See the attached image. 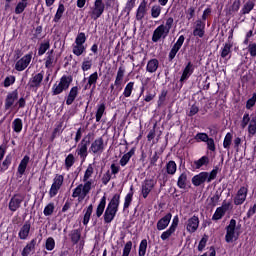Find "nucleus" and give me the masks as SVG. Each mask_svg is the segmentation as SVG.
Masks as SVG:
<instances>
[{"instance_id": "nucleus-1", "label": "nucleus", "mask_w": 256, "mask_h": 256, "mask_svg": "<svg viewBox=\"0 0 256 256\" xmlns=\"http://www.w3.org/2000/svg\"><path fill=\"white\" fill-rule=\"evenodd\" d=\"M241 225L237 226V221L235 219H231L229 225L226 226V235L225 240L227 243H232L233 241L238 240L240 233L238 230Z\"/></svg>"}, {"instance_id": "nucleus-2", "label": "nucleus", "mask_w": 256, "mask_h": 256, "mask_svg": "<svg viewBox=\"0 0 256 256\" xmlns=\"http://www.w3.org/2000/svg\"><path fill=\"white\" fill-rule=\"evenodd\" d=\"M73 81V77L71 75H63L60 79L59 84H54L52 87V95L57 96L61 94L63 91L68 90L71 83Z\"/></svg>"}, {"instance_id": "nucleus-3", "label": "nucleus", "mask_w": 256, "mask_h": 256, "mask_svg": "<svg viewBox=\"0 0 256 256\" xmlns=\"http://www.w3.org/2000/svg\"><path fill=\"white\" fill-rule=\"evenodd\" d=\"M25 196L23 194L17 193L14 194L8 204V208L11 212H16L24 201Z\"/></svg>"}, {"instance_id": "nucleus-4", "label": "nucleus", "mask_w": 256, "mask_h": 256, "mask_svg": "<svg viewBox=\"0 0 256 256\" xmlns=\"http://www.w3.org/2000/svg\"><path fill=\"white\" fill-rule=\"evenodd\" d=\"M105 11V4L103 0H96L92 9L91 18L96 21L99 19Z\"/></svg>"}, {"instance_id": "nucleus-5", "label": "nucleus", "mask_w": 256, "mask_h": 256, "mask_svg": "<svg viewBox=\"0 0 256 256\" xmlns=\"http://www.w3.org/2000/svg\"><path fill=\"white\" fill-rule=\"evenodd\" d=\"M43 79H44V71H41L40 73L32 76V78L29 80V83H28L29 89L36 92L40 88Z\"/></svg>"}, {"instance_id": "nucleus-6", "label": "nucleus", "mask_w": 256, "mask_h": 256, "mask_svg": "<svg viewBox=\"0 0 256 256\" xmlns=\"http://www.w3.org/2000/svg\"><path fill=\"white\" fill-rule=\"evenodd\" d=\"M248 192H249L248 186H242L238 190L236 196L234 197V204L236 206H240V205L244 204V202L247 199Z\"/></svg>"}, {"instance_id": "nucleus-7", "label": "nucleus", "mask_w": 256, "mask_h": 256, "mask_svg": "<svg viewBox=\"0 0 256 256\" xmlns=\"http://www.w3.org/2000/svg\"><path fill=\"white\" fill-rule=\"evenodd\" d=\"M105 150L104 140L102 137L97 138L92 142L89 152L93 154H101Z\"/></svg>"}, {"instance_id": "nucleus-8", "label": "nucleus", "mask_w": 256, "mask_h": 256, "mask_svg": "<svg viewBox=\"0 0 256 256\" xmlns=\"http://www.w3.org/2000/svg\"><path fill=\"white\" fill-rule=\"evenodd\" d=\"M19 98L18 90H14L12 92H9L5 98L4 108L5 110H9L11 107L14 106L15 102Z\"/></svg>"}, {"instance_id": "nucleus-9", "label": "nucleus", "mask_w": 256, "mask_h": 256, "mask_svg": "<svg viewBox=\"0 0 256 256\" xmlns=\"http://www.w3.org/2000/svg\"><path fill=\"white\" fill-rule=\"evenodd\" d=\"M98 79H99V77H98V73L97 72H94L93 74H91L88 77V82L87 83L92 87V89H91L90 93L87 94V96H89V98H88L86 109L88 108L89 103L92 100V97L94 95V90L96 88V84H97Z\"/></svg>"}, {"instance_id": "nucleus-10", "label": "nucleus", "mask_w": 256, "mask_h": 256, "mask_svg": "<svg viewBox=\"0 0 256 256\" xmlns=\"http://www.w3.org/2000/svg\"><path fill=\"white\" fill-rule=\"evenodd\" d=\"M184 42H185V37L181 35L169 53L168 59L170 62H172L175 59L177 53L182 48Z\"/></svg>"}, {"instance_id": "nucleus-11", "label": "nucleus", "mask_w": 256, "mask_h": 256, "mask_svg": "<svg viewBox=\"0 0 256 256\" xmlns=\"http://www.w3.org/2000/svg\"><path fill=\"white\" fill-rule=\"evenodd\" d=\"M194 70H195L194 64L191 61H189L186 64V66L183 70L182 76L180 78L181 87L190 78V76L194 73Z\"/></svg>"}, {"instance_id": "nucleus-12", "label": "nucleus", "mask_w": 256, "mask_h": 256, "mask_svg": "<svg viewBox=\"0 0 256 256\" xmlns=\"http://www.w3.org/2000/svg\"><path fill=\"white\" fill-rule=\"evenodd\" d=\"M32 59L31 54H26L24 57H22L20 60H18L15 64V70L22 72L24 71L30 64Z\"/></svg>"}, {"instance_id": "nucleus-13", "label": "nucleus", "mask_w": 256, "mask_h": 256, "mask_svg": "<svg viewBox=\"0 0 256 256\" xmlns=\"http://www.w3.org/2000/svg\"><path fill=\"white\" fill-rule=\"evenodd\" d=\"M90 145L89 142L82 139L80 144L78 145V149L76 150L77 155L80 156L82 162H84L88 156V146Z\"/></svg>"}, {"instance_id": "nucleus-14", "label": "nucleus", "mask_w": 256, "mask_h": 256, "mask_svg": "<svg viewBox=\"0 0 256 256\" xmlns=\"http://www.w3.org/2000/svg\"><path fill=\"white\" fill-rule=\"evenodd\" d=\"M205 182H208V172H201L192 178V183L196 187L201 186Z\"/></svg>"}, {"instance_id": "nucleus-15", "label": "nucleus", "mask_w": 256, "mask_h": 256, "mask_svg": "<svg viewBox=\"0 0 256 256\" xmlns=\"http://www.w3.org/2000/svg\"><path fill=\"white\" fill-rule=\"evenodd\" d=\"M164 25H160L153 33L152 41L157 43L163 36L164 38L168 35Z\"/></svg>"}, {"instance_id": "nucleus-16", "label": "nucleus", "mask_w": 256, "mask_h": 256, "mask_svg": "<svg viewBox=\"0 0 256 256\" xmlns=\"http://www.w3.org/2000/svg\"><path fill=\"white\" fill-rule=\"evenodd\" d=\"M30 231H31V223L30 221H26L19 230V233H18L19 239L26 240L30 234Z\"/></svg>"}, {"instance_id": "nucleus-17", "label": "nucleus", "mask_w": 256, "mask_h": 256, "mask_svg": "<svg viewBox=\"0 0 256 256\" xmlns=\"http://www.w3.org/2000/svg\"><path fill=\"white\" fill-rule=\"evenodd\" d=\"M171 219H172V214L171 213H167L164 217H162L157 222V229L159 231L165 230L169 226Z\"/></svg>"}, {"instance_id": "nucleus-18", "label": "nucleus", "mask_w": 256, "mask_h": 256, "mask_svg": "<svg viewBox=\"0 0 256 256\" xmlns=\"http://www.w3.org/2000/svg\"><path fill=\"white\" fill-rule=\"evenodd\" d=\"M199 218L198 216H193L188 220V224H187V231L190 233H194L198 227H199Z\"/></svg>"}, {"instance_id": "nucleus-19", "label": "nucleus", "mask_w": 256, "mask_h": 256, "mask_svg": "<svg viewBox=\"0 0 256 256\" xmlns=\"http://www.w3.org/2000/svg\"><path fill=\"white\" fill-rule=\"evenodd\" d=\"M154 187H155L154 180L150 179L145 181L144 185L142 186V195L144 199L148 197V195L150 194V192Z\"/></svg>"}, {"instance_id": "nucleus-20", "label": "nucleus", "mask_w": 256, "mask_h": 256, "mask_svg": "<svg viewBox=\"0 0 256 256\" xmlns=\"http://www.w3.org/2000/svg\"><path fill=\"white\" fill-rule=\"evenodd\" d=\"M29 162H30V157L28 155H25L23 157V159L21 160V162L18 166V169H17V173L20 177L25 174V171L27 169Z\"/></svg>"}, {"instance_id": "nucleus-21", "label": "nucleus", "mask_w": 256, "mask_h": 256, "mask_svg": "<svg viewBox=\"0 0 256 256\" xmlns=\"http://www.w3.org/2000/svg\"><path fill=\"white\" fill-rule=\"evenodd\" d=\"M78 94H79V88L77 86L72 87L68 96L66 97V104L68 106L72 105L73 102L76 100Z\"/></svg>"}, {"instance_id": "nucleus-22", "label": "nucleus", "mask_w": 256, "mask_h": 256, "mask_svg": "<svg viewBox=\"0 0 256 256\" xmlns=\"http://www.w3.org/2000/svg\"><path fill=\"white\" fill-rule=\"evenodd\" d=\"M37 243V239H32L27 245L23 248L21 255L22 256H29L31 252L35 251V246Z\"/></svg>"}, {"instance_id": "nucleus-23", "label": "nucleus", "mask_w": 256, "mask_h": 256, "mask_svg": "<svg viewBox=\"0 0 256 256\" xmlns=\"http://www.w3.org/2000/svg\"><path fill=\"white\" fill-rule=\"evenodd\" d=\"M117 212V210L107 207L103 216L104 222L107 224L111 223L114 220Z\"/></svg>"}, {"instance_id": "nucleus-24", "label": "nucleus", "mask_w": 256, "mask_h": 256, "mask_svg": "<svg viewBox=\"0 0 256 256\" xmlns=\"http://www.w3.org/2000/svg\"><path fill=\"white\" fill-rule=\"evenodd\" d=\"M159 68V61L158 59L154 58L148 61L146 66V71L153 74L155 73Z\"/></svg>"}, {"instance_id": "nucleus-25", "label": "nucleus", "mask_w": 256, "mask_h": 256, "mask_svg": "<svg viewBox=\"0 0 256 256\" xmlns=\"http://www.w3.org/2000/svg\"><path fill=\"white\" fill-rule=\"evenodd\" d=\"M232 47H233L232 42L229 41V42L225 43L224 47L221 49V57L227 58L229 56V58H228V60H229L232 57V51H231Z\"/></svg>"}, {"instance_id": "nucleus-26", "label": "nucleus", "mask_w": 256, "mask_h": 256, "mask_svg": "<svg viewBox=\"0 0 256 256\" xmlns=\"http://www.w3.org/2000/svg\"><path fill=\"white\" fill-rule=\"evenodd\" d=\"M136 147H133L128 153L124 154L123 157L120 159L119 163L122 167L126 166L130 161L131 157L135 155Z\"/></svg>"}, {"instance_id": "nucleus-27", "label": "nucleus", "mask_w": 256, "mask_h": 256, "mask_svg": "<svg viewBox=\"0 0 256 256\" xmlns=\"http://www.w3.org/2000/svg\"><path fill=\"white\" fill-rule=\"evenodd\" d=\"M256 0H249L241 10L242 15L250 14V12L255 8Z\"/></svg>"}, {"instance_id": "nucleus-28", "label": "nucleus", "mask_w": 256, "mask_h": 256, "mask_svg": "<svg viewBox=\"0 0 256 256\" xmlns=\"http://www.w3.org/2000/svg\"><path fill=\"white\" fill-rule=\"evenodd\" d=\"M146 6H147V3L145 0H143V2L140 4L139 8L137 9L136 19L138 21H141L145 17Z\"/></svg>"}, {"instance_id": "nucleus-29", "label": "nucleus", "mask_w": 256, "mask_h": 256, "mask_svg": "<svg viewBox=\"0 0 256 256\" xmlns=\"http://www.w3.org/2000/svg\"><path fill=\"white\" fill-rule=\"evenodd\" d=\"M187 184H188V176H187V173H186V172H183V173L179 176V178H178L177 186H178L180 189H186Z\"/></svg>"}, {"instance_id": "nucleus-30", "label": "nucleus", "mask_w": 256, "mask_h": 256, "mask_svg": "<svg viewBox=\"0 0 256 256\" xmlns=\"http://www.w3.org/2000/svg\"><path fill=\"white\" fill-rule=\"evenodd\" d=\"M84 217H83V221L82 223L87 226L89 221H90V218H91V215H92V212H93V205L90 204L86 209H84Z\"/></svg>"}, {"instance_id": "nucleus-31", "label": "nucleus", "mask_w": 256, "mask_h": 256, "mask_svg": "<svg viewBox=\"0 0 256 256\" xmlns=\"http://www.w3.org/2000/svg\"><path fill=\"white\" fill-rule=\"evenodd\" d=\"M106 194L101 198L99 205L97 206V210H96V216L98 218H100L105 210L106 207Z\"/></svg>"}, {"instance_id": "nucleus-32", "label": "nucleus", "mask_w": 256, "mask_h": 256, "mask_svg": "<svg viewBox=\"0 0 256 256\" xmlns=\"http://www.w3.org/2000/svg\"><path fill=\"white\" fill-rule=\"evenodd\" d=\"M71 242L76 245L80 239H81V230L80 229H74L69 234Z\"/></svg>"}, {"instance_id": "nucleus-33", "label": "nucleus", "mask_w": 256, "mask_h": 256, "mask_svg": "<svg viewBox=\"0 0 256 256\" xmlns=\"http://www.w3.org/2000/svg\"><path fill=\"white\" fill-rule=\"evenodd\" d=\"M106 111V104L103 102L97 106L96 122H100Z\"/></svg>"}, {"instance_id": "nucleus-34", "label": "nucleus", "mask_w": 256, "mask_h": 256, "mask_svg": "<svg viewBox=\"0 0 256 256\" xmlns=\"http://www.w3.org/2000/svg\"><path fill=\"white\" fill-rule=\"evenodd\" d=\"M133 195H134V190H133V186H131L129 193L125 197V202L123 207L124 210L130 207L133 201Z\"/></svg>"}, {"instance_id": "nucleus-35", "label": "nucleus", "mask_w": 256, "mask_h": 256, "mask_svg": "<svg viewBox=\"0 0 256 256\" xmlns=\"http://www.w3.org/2000/svg\"><path fill=\"white\" fill-rule=\"evenodd\" d=\"M177 171V164L175 161L171 160L166 164V172L169 175H174Z\"/></svg>"}, {"instance_id": "nucleus-36", "label": "nucleus", "mask_w": 256, "mask_h": 256, "mask_svg": "<svg viewBox=\"0 0 256 256\" xmlns=\"http://www.w3.org/2000/svg\"><path fill=\"white\" fill-rule=\"evenodd\" d=\"M124 74H125V68L123 66L119 67L117 76H116V80H115V84H114L115 86L121 85L123 78H124Z\"/></svg>"}, {"instance_id": "nucleus-37", "label": "nucleus", "mask_w": 256, "mask_h": 256, "mask_svg": "<svg viewBox=\"0 0 256 256\" xmlns=\"http://www.w3.org/2000/svg\"><path fill=\"white\" fill-rule=\"evenodd\" d=\"M65 12V7L62 3L59 4L57 12L55 14V17L53 19V22L58 23L60 19L62 18L63 14Z\"/></svg>"}, {"instance_id": "nucleus-38", "label": "nucleus", "mask_w": 256, "mask_h": 256, "mask_svg": "<svg viewBox=\"0 0 256 256\" xmlns=\"http://www.w3.org/2000/svg\"><path fill=\"white\" fill-rule=\"evenodd\" d=\"M210 162V159L208 156H203L199 160L195 161L194 164L196 166V169H200L202 166H207Z\"/></svg>"}, {"instance_id": "nucleus-39", "label": "nucleus", "mask_w": 256, "mask_h": 256, "mask_svg": "<svg viewBox=\"0 0 256 256\" xmlns=\"http://www.w3.org/2000/svg\"><path fill=\"white\" fill-rule=\"evenodd\" d=\"M13 131L16 133H20L23 128V122L20 118H16L12 123Z\"/></svg>"}, {"instance_id": "nucleus-40", "label": "nucleus", "mask_w": 256, "mask_h": 256, "mask_svg": "<svg viewBox=\"0 0 256 256\" xmlns=\"http://www.w3.org/2000/svg\"><path fill=\"white\" fill-rule=\"evenodd\" d=\"M82 187H83L82 184L78 185V186L73 190V194H72V197H73V198H77V197H78L79 202H81L82 200H84V199H81V197L83 196V189H82Z\"/></svg>"}, {"instance_id": "nucleus-41", "label": "nucleus", "mask_w": 256, "mask_h": 256, "mask_svg": "<svg viewBox=\"0 0 256 256\" xmlns=\"http://www.w3.org/2000/svg\"><path fill=\"white\" fill-rule=\"evenodd\" d=\"M134 85H135L134 82H129V83L126 85V87H125V89H124V92H123V96H124L125 98H129V97L132 95V92H133V90H134Z\"/></svg>"}, {"instance_id": "nucleus-42", "label": "nucleus", "mask_w": 256, "mask_h": 256, "mask_svg": "<svg viewBox=\"0 0 256 256\" xmlns=\"http://www.w3.org/2000/svg\"><path fill=\"white\" fill-rule=\"evenodd\" d=\"M86 51V48L84 45H80V44H76L75 46H73V54L76 56H81L84 52Z\"/></svg>"}, {"instance_id": "nucleus-43", "label": "nucleus", "mask_w": 256, "mask_h": 256, "mask_svg": "<svg viewBox=\"0 0 256 256\" xmlns=\"http://www.w3.org/2000/svg\"><path fill=\"white\" fill-rule=\"evenodd\" d=\"M50 49V42L46 41L44 43L40 44V47L38 49V56H42L46 53L47 50Z\"/></svg>"}, {"instance_id": "nucleus-44", "label": "nucleus", "mask_w": 256, "mask_h": 256, "mask_svg": "<svg viewBox=\"0 0 256 256\" xmlns=\"http://www.w3.org/2000/svg\"><path fill=\"white\" fill-rule=\"evenodd\" d=\"M75 157L73 154H69L66 158H65V168L67 170H69L74 164H75Z\"/></svg>"}, {"instance_id": "nucleus-45", "label": "nucleus", "mask_w": 256, "mask_h": 256, "mask_svg": "<svg viewBox=\"0 0 256 256\" xmlns=\"http://www.w3.org/2000/svg\"><path fill=\"white\" fill-rule=\"evenodd\" d=\"M148 247V241L143 239L139 245V256H145Z\"/></svg>"}, {"instance_id": "nucleus-46", "label": "nucleus", "mask_w": 256, "mask_h": 256, "mask_svg": "<svg viewBox=\"0 0 256 256\" xmlns=\"http://www.w3.org/2000/svg\"><path fill=\"white\" fill-rule=\"evenodd\" d=\"M85 182L86 183L84 184V186L82 185L83 195H82L81 199H84L91 190V185H92L91 181L87 180Z\"/></svg>"}, {"instance_id": "nucleus-47", "label": "nucleus", "mask_w": 256, "mask_h": 256, "mask_svg": "<svg viewBox=\"0 0 256 256\" xmlns=\"http://www.w3.org/2000/svg\"><path fill=\"white\" fill-rule=\"evenodd\" d=\"M11 162H12V156L7 155L5 160L1 164V171H6L9 168Z\"/></svg>"}, {"instance_id": "nucleus-48", "label": "nucleus", "mask_w": 256, "mask_h": 256, "mask_svg": "<svg viewBox=\"0 0 256 256\" xmlns=\"http://www.w3.org/2000/svg\"><path fill=\"white\" fill-rule=\"evenodd\" d=\"M226 213L220 208L218 207L212 217L213 221H218L220 219H222L224 217Z\"/></svg>"}, {"instance_id": "nucleus-49", "label": "nucleus", "mask_w": 256, "mask_h": 256, "mask_svg": "<svg viewBox=\"0 0 256 256\" xmlns=\"http://www.w3.org/2000/svg\"><path fill=\"white\" fill-rule=\"evenodd\" d=\"M232 139H233V135L231 133H227L223 142V146L225 149H228V150L230 149V146L232 144Z\"/></svg>"}, {"instance_id": "nucleus-50", "label": "nucleus", "mask_w": 256, "mask_h": 256, "mask_svg": "<svg viewBox=\"0 0 256 256\" xmlns=\"http://www.w3.org/2000/svg\"><path fill=\"white\" fill-rule=\"evenodd\" d=\"M87 38L85 36V33L81 32L77 35L75 39V44L76 45H82L84 46V43L86 42Z\"/></svg>"}, {"instance_id": "nucleus-51", "label": "nucleus", "mask_w": 256, "mask_h": 256, "mask_svg": "<svg viewBox=\"0 0 256 256\" xmlns=\"http://www.w3.org/2000/svg\"><path fill=\"white\" fill-rule=\"evenodd\" d=\"M92 64H93V62H92V60L89 57L85 58L83 63H82V70L84 72L90 70L91 67H92Z\"/></svg>"}, {"instance_id": "nucleus-52", "label": "nucleus", "mask_w": 256, "mask_h": 256, "mask_svg": "<svg viewBox=\"0 0 256 256\" xmlns=\"http://www.w3.org/2000/svg\"><path fill=\"white\" fill-rule=\"evenodd\" d=\"M54 210H55L54 203H49L47 206H45L43 213L45 216H50L53 214Z\"/></svg>"}, {"instance_id": "nucleus-53", "label": "nucleus", "mask_w": 256, "mask_h": 256, "mask_svg": "<svg viewBox=\"0 0 256 256\" xmlns=\"http://www.w3.org/2000/svg\"><path fill=\"white\" fill-rule=\"evenodd\" d=\"M55 244L56 243H55L54 238H52V237L47 238L46 243H45L46 250L52 251L55 248Z\"/></svg>"}, {"instance_id": "nucleus-54", "label": "nucleus", "mask_w": 256, "mask_h": 256, "mask_svg": "<svg viewBox=\"0 0 256 256\" xmlns=\"http://www.w3.org/2000/svg\"><path fill=\"white\" fill-rule=\"evenodd\" d=\"M219 171V167L216 166L210 173H208V177H207V182L210 183L212 182L214 179H216L217 174Z\"/></svg>"}, {"instance_id": "nucleus-55", "label": "nucleus", "mask_w": 256, "mask_h": 256, "mask_svg": "<svg viewBox=\"0 0 256 256\" xmlns=\"http://www.w3.org/2000/svg\"><path fill=\"white\" fill-rule=\"evenodd\" d=\"M162 8L159 5H155L151 9V16L153 18H158L161 14Z\"/></svg>"}, {"instance_id": "nucleus-56", "label": "nucleus", "mask_w": 256, "mask_h": 256, "mask_svg": "<svg viewBox=\"0 0 256 256\" xmlns=\"http://www.w3.org/2000/svg\"><path fill=\"white\" fill-rule=\"evenodd\" d=\"M26 7H27V3L23 2V1L19 2L15 8V14L19 15V14L23 13L24 10L26 9Z\"/></svg>"}, {"instance_id": "nucleus-57", "label": "nucleus", "mask_w": 256, "mask_h": 256, "mask_svg": "<svg viewBox=\"0 0 256 256\" xmlns=\"http://www.w3.org/2000/svg\"><path fill=\"white\" fill-rule=\"evenodd\" d=\"M15 81H16L15 76H13V75L8 76V77L5 78L4 83H3V86H4L5 88H8V87H10L11 85H13V84L15 83Z\"/></svg>"}, {"instance_id": "nucleus-58", "label": "nucleus", "mask_w": 256, "mask_h": 256, "mask_svg": "<svg viewBox=\"0 0 256 256\" xmlns=\"http://www.w3.org/2000/svg\"><path fill=\"white\" fill-rule=\"evenodd\" d=\"M174 233H175V230L169 227V229H167L166 231H164L161 234V239L163 241H165V240L169 239L172 236V234H174Z\"/></svg>"}, {"instance_id": "nucleus-59", "label": "nucleus", "mask_w": 256, "mask_h": 256, "mask_svg": "<svg viewBox=\"0 0 256 256\" xmlns=\"http://www.w3.org/2000/svg\"><path fill=\"white\" fill-rule=\"evenodd\" d=\"M94 173V168L92 167L91 164H89L87 170L85 171L84 177H83V181L86 182Z\"/></svg>"}, {"instance_id": "nucleus-60", "label": "nucleus", "mask_w": 256, "mask_h": 256, "mask_svg": "<svg viewBox=\"0 0 256 256\" xmlns=\"http://www.w3.org/2000/svg\"><path fill=\"white\" fill-rule=\"evenodd\" d=\"M132 245H133L132 241H128L125 244L122 256H129L130 255V252H131V249H132Z\"/></svg>"}, {"instance_id": "nucleus-61", "label": "nucleus", "mask_w": 256, "mask_h": 256, "mask_svg": "<svg viewBox=\"0 0 256 256\" xmlns=\"http://www.w3.org/2000/svg\"><path fill=\"white\" fill-rule=\"evenodd\" d=\"M194 139L197 142H206L209 139V136L206 133H198Z\"/></svg>"}, {"instance_id": "nucleus-62", "label": "nucleus", "mask_w": 256, "mask_h": 256, "mask_svg": "<svg viewBox=\"0 0 256 256\" xmlns=\"http://www.w3.org/2000/svg\"><path fill=\"white\" fill-rule=\"evenodd\" d=\"M256 104V93L253 94L252 98H250L246 103V108L251 109Z\"/></svg>"}, {"instance_id": "nucleus-63", "label": "nucleus", "mask_w": 256, "mask_h": 256, "mask_svg": "<svg viewBox=\"0 0 256 256\" xmlns=\"http://www.w3.org/2000/svg\"><path fill=\"white\" fill-rule=\"evenodd\" d=\"M248 52L250 53L251 57H256V43H250L248 46Z\"/></svg>"}, {"instance_id": "nucleus-64", "label": "nucleus", "mask_w": 256, "mask_h": 256, "mask_svg": "<svg viewBox=\"0 0 256 256\" xmlns=\"http://www.w3.org/2000/svg\"><path fill=\"white\" fill-rule=\"evenodd\" d=\"M248 132L251 135L256 134V120H252V122L250 123V125L248 127Z\"/></svg>"}]
</instances>
